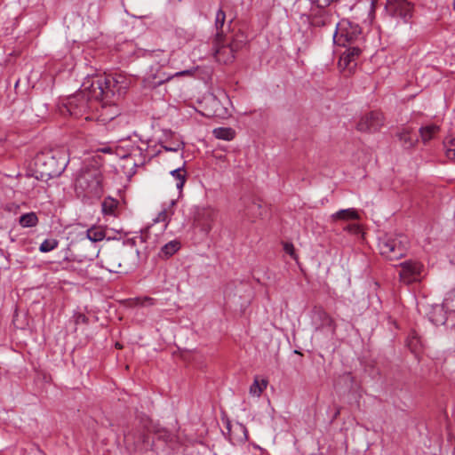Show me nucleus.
I'll use <instances>...</instances> for the list:
<instances>
[{
  "mask_svg": "<svg viewBox=\"0 0 455 455\" xmlns=\"http://www.w3.org/2000/svg\"><path fill=\"white\" fill-rule=\"evenodd\" d=\"M442 305L450 312H455V288L446 293Z\"/></svg>",
  "mask_w": 455,
  "mask_h": 455,
  "instance_id": "obj_29",
  "label": "nucleus"
},
{
  "mask_svg": "<svg viewBox=\"0 0 455 455\" xmlns=\"http://www.w3.org/2000/svg\"><path fill=\"white\" fill-rule=\"evenodd\" d=\"M423 265L415 260H406L401 263L399 273L401 280L405 283H411L419 279Z\"/></svg>",
  "mask_w": 455,
  "mask_h": 455,
  "instance_id": "obj_11",
  "label": "nucleus"
},
{
  "mask_svg": "<svg viewBox=\"0 0 455 455\" xmlns=\"http://www.w3.org/2000/svg\"><path fill=\"white\" fill-rule=\"evenodd\" d=\"M212 105L214 107L212 116L225 117L228 114V109L220 105V100L216 97H212Z\"/></svg>",
  "mask_w": 455,
  "mask_h": 455,
  "instance_id": "obj_31",
  "label": "nucleus"
},
{
  "mask_svg": "<svg viewBox=\"0 0 455 455\" xmlns=\"http://www.w3.org/2000/svg\"><path fill=\"white\" fill-rule=\"evenodd\" d=\"M361 53V49L359 45L356 44H351L347 46V50L342 54L340 58V61H344L345 65L347 66L349 63L354 61Z\"/></svg>",
  "mask_w": 455,
  "mask_h": 455,
  "instance_id": "obj_20",
  "label": "nucleus"
},
{
  "mask_svg": "<svg viewBox=\"0 0 455 455\" xmlns=\"http://www.w3.org/2000/svg\"><path fill=\"white\" fill-rule=\"evenodd\" d=\"M149 423L150 421L148 419H147L146 422H144V427L148 430V431H150L151 430V427L149 426Z\"/></svg>",
  "mask_w": 455,
  "mask_h": 455,
  "instance_id": "obj_40",
  "label": "nucleus"
},
{
  "mask_svg": "<svg viewBox=\"0 0 455 455\" xmlns=\"http://www.w3.org/2000/svg\"><path fill=\"white\" fill-rule=\"evenodd\" d=\"M119 202L112 197H107L101 204L102 213L104 215L116 216Z\"/></svg>",
  "mask_w": 455,
  "mask_h": 455,
  "instance_id": "obj_21",
  "label": "nucleus"
},
{
  "mask_svg": "<svg viewBox=\"0 0 455 455\" xmlns=\"http://www.w3.org/2000/svg\"><path fill=\"white\" fill-rule=\"evenodd\" d=\"M213 134L217 139L232 140L235 137V131L229 127H219L213 130Z\"/></svg>",
  "mask_w": 455,
  "mask_h": 455,
  "instance_id": "obj_25",
  "label": "nucleus"
},
{
  "mask_svg": "<svg viewBox=\"0 0 455 455\" xmlns=\"http://www.w3.org/2000/svg\"><path fill=\"white\" fill-rule=\"evenodd\" d=\"M395 136L401 143L402 148L406 150L414 148L419 141L417 134L411 128L407 126L399 128Z\"/></svg>",
  "mask_w": 455,
  "mask_h": 455,
  "instance_id": "obj_13",
  "label": "nucleus"
},
{
  "mask_svg": "<svg viewBox=\"0 0 455 455\" xmlns=\"http://www.w3.org/2000/svg\"><path fill=\"white\" fill-rule=\"evenodd\" d=\"M226 14L223 10L220 9L216 13L215 18V28H216V38L223 37L224 30L223 27L225 24Z\"/></svg>",
  "mask_w": 455,
  "mask_h": 455,
  "instance_id": "obj_27",
  "label": "nucleus"
},
{
  "mask_svg": "<svg viewBox=\"0 0 455 455\" xmlns=\"http://www.w3.org/2000/svg\"><path fill=\"white\" fill-rule=\"evenodd\" d=\"M385 11L389 17L409 23L413 16L414 5L408 0H387Z\"/></svg>",
  "mask_w": 455,
  "mask_h": 455,
  "instance_id": "obj_6",
  "label": "nucleus"
},
{
  "mask_svg": "<svg viewBox=\"0 0 455 455\" xmlns=\"http://www.w3.org/2000/svg\"><path fill=\"white\" fill-rule=\"evenodd\" d=\"M100 101L91 96V92L84 88V82L81 89L74 95L67 98L60 105V113L63 116H71L75 118L84 117L85 121L94 120L92 111L98 109Z\"/></svg>",
  "mask_w": 455,
  "mask_h": 455,
  "instance_id": "obj_2",
  "label": "nucleus"
},
{
  "mask_svg": "<svg viewBox=\"0 0 455 455\" xmlns=\"http://www.w3.org/2000/svg\"><path fill=\"white\" fill-rule=\"evenodd\" d=\"M45 157L49 162V168L45 170V173L48 176H59L60 175L68 165V159L66 154L61 151H56L51 155H45Z\"/></svg>",
  "mask_w": 455,
  "mask_h": 455,
  "instance_id": "obj_10",
  "label": "nucleus"
},
{
  "mask_svg": "<svg viewBox=\"0 0 455 455\" xmlns=\"http://www.w3.org/2000/svg\"><path fill=\"white\" fill-rule=\"evenodd\" d=\"M267 381L262 379L259 382L257 379H254L253 383L250 387V394L253 396L259 397L264 389L267 388Z\"/></svg>",
  "mask_w": 455,
  "mask_h": 455,
  "instance_id": "obj_28",
  "label": "nucleus"
},
{
  "mask_svg": "<svg viewBox=\"0 0 455 455\" xmlns=\"http://www.w3.org/2000/svg\"><path fill=\"white\" fill-rule=\"evenodd\" d=\"M347 228H349V229H350V228H353V229H355V230H357V229H358V227H357V226H355V225H353V226H348V227H347Z\"/></svg>",
  "mask_w": 455,
  "mask_h": 455,
  "instance_id": "obj_42",
  "label": "nucleus"
},
{
  "mask_svg": "<svg viewBox=\"0 0 455 455\" xmlns=\"http://www.w3.org/2000/svg\"><path fill=\"white\" fill-rule=\"evenodd\" d=\"M242 47V43L236 40L225 44L223 37L215 38L214 57L220 63L228 64L234 60L235 54Z\"/></svg>",
  "mask_w": 455,
  "mask_h": 455,
  "instance_id": "obj_8",
  "label": "nucleus"
},
{
  "mask_svg": "<svg viewBox=\"0 0 455 455\" xmlns=\"http://www.w3.org/2000/svg\"><path fill=\"white\" fill-rule=\"evenodd\" d=\"M101 151L104 152V153L109 152V148H102Z\"/></svg>",
  "mask_w": 455,
  "mask_h": 455,
  "instance_id": "obj_43",
  "label": "nucleus"
},
{
  "mask_svg": "<svg viewBox=\"0 0 455 455\" xmlns=\"http://www.w3.org/2000/svg\"><path fill=\"white\" fill-rule=\"evenodd\" d=\"M19 223L23 228H32L38 223V218L35 212H28L21 215Z\"/></svg>",
  "mask_w": 455,
  "mask_h": 455,
  "instance_id": "obj_26",
  "label": "nucleus"
},
{
  "mask_svg": "<svg viewBox=\"0 0 455 455\" xmlns=\"http://www.w3.org/2000/svg\"><path fill=\"white\" fill-rule=\"evenodd\" d=\"M160 437L164 438L165 442L170 440V435L166 431H164V435H160Z\"/></svg>",
  "mask_w": 455,
  "mask_h": 455,
  "instance_id": "obj_39",
  "label": "nucleus"
},
{
  "mask_svg": "<svg viewBox=\"0 0 455 455\" xmlns=\"http://www.w3.org/2000/svg\"><path fill=\"white\" fill-rule=\"evenodd\" d=\"M155 226L156 225L153 224V225L148 227L146 229L141 231V235L140 237L142 242H145V243L148 242V240L150 239V236L153 233V230L155 228Z\"/></svg>",
  "mask_w": 455,
  "mask_h": 455,
  "instance_id": "obj_34",
  "label": "nucleus"
},
{
  "mask_svg": "<svg viewBox=\"0 0 455 455\" xmlns=\"http://www.w3.org/2000/svg\"><path fill=\"white\" fill-rule=\"evenodd\" d=\"M102 112L97 117L98 122H101L102 124H106L114 120L116 116L120 115L119 108L116 107V103H105L103 102L101 105Z\"/></svg>",
  "mask_w": 455,
  "mask_h": 455,
  "instance_id": "obj_15",
  "label": "nucleus"
},
{
  "mask_svg": "<svg viewBox=\"0 0 455 455\" xmlns=\"http://www.w3.org/2000/svg\"><path fill=\"white\" fill-rule=\"evenodd\" d=\"M76 189L84 192L86 196H98L102 192V174L95 166H86L80 171Z\"/></svg>",
  "mask_w": 455,
  "mask_h": 455,
  "instance_id": "obj_3",
  "label": "nucleus"
},
{
  "mask_svg": "<svg viewBox=\"0 0 455 455\" xmlns=\"http://www.w3.org/2000/svg\"><path fill=\"white\" fill-rule=\"evenodd\" d=\"M362 40V29L360 26L348 20H341L336 24L333 34V41L336 44L347 47L356 44Z\"/></svg>",
  "mask_w": 455,
  "mask_h": 455,
  "instance_id": "obj_5",
  "label": "nucleus"
},
{
  "mask_svg": "<svg viewBox=\"0 0 455 455\" xmlns=\"http://www.w3.org/2000/svg\"><path fill=\"white\" fill-rule=\"evenodd\" d=\"M440 132V126L435 124H427L425 126H421L419 130V133L421 139V141L426 145L431 140H434L436 134Z\"/></svg>",
  "mask_w": 455,
  "mask_h": 455,
  "instance_id": "obj_17",
  "label": "nucleus"
},
{
  "mask_svg": "<svg viewBox=\"0 0 455 455\" xmlns=\"http://www.w3.org/2000/svg\"><path fill=\"white\" fill-rule=\"evenodd\" d=\"M380 254L388 260H395L405 255L408 249V241L403 235L387 234L379 239Z\"/></svg>",
  "mask_w": 455,
  "mask_h": 455,
  "instance_id": "obj_4",
  "label": "nucleus"
},
{
  "mask_svg": "<svg viewBox=\"0 0 455 455\" xmlns=\"http://www.w3.org/2000/svg\"><path fill=\"white\" fill-rule=\"evenodd\" d=\"M44 158H45V160H46V161H44V164H49L48 159H47L45 156H44Z\"/></svg>",
  "mask_w": 455,
  "mask_h": 455,
  "instance_id": "obj_45",
  "label": "nucleus"
},
{
  "mask_svg": "<svg viewBox=\"0 0 455 455\" xmlns=\"http://www.w3.org/2000/svg\"><path fill=\"white\" fill-rule=\"evenodd\" d=\"M88 321V318L84 314H77L76 316H75V323L76 324H79V323H86Z\"/></svg>",
  "mask_w": 455,
  "mask_h": 455,
  "instance_id": "obj_37",
  "label": "nucleus"
},
{
  "mask_svg": "<svg viewBox=\"0 0 455 455\" xmlns=\"http://www.w3.org/2000/svg\"><path fill=\"white\" fill-rule=\"evenodd\" d=\"M180 249V242L172 240L163 245L158 252V257L162 259H167L173 256Z\"/></svg>",
  "mask_w": 455,
  "mask_h": 455,
  "instance_id": "obj_18",
  "label": "nucleus"
},
{
  "mask_svg": "<svg viewBox=\"0 0 455 455\" xmlns=\"http://www.w3.org/2000/svg\"><path fill=\"white\" fill-rule=\"evenodd\" d=\"M453 6H454V10H455V0L453 1Z\"/></svg>",
  "mask_w": 455,
  "mask_h": 455,
  "instance_id": "obj_47",
  "label": "nucleus"
},
{
  "mask_svg": "<svg viewBox=\"0 0 455 455\" xmlns=\"http://www.w3.org/2000/svg\"><path fill=\"white\" fill-rule=\"evenodd\" d=\"M194 225L205 234L212 229L213 223L217 218V212L210 206L196 207L194 212Z\"/></svg>",
  "mask_w": 455,
  "mask_h": 455,
  "instance_id": "obj_9",
  "label": "nucleus"
},
{
  "mask_svg": "<svg viewBox=\"0 0 455 455\" xmlns=\"http://www.w3.org/2000/svg\"><path fill=\"white\" fill-rule=\"evenodd\" d=\"M105 236V231L101 227H92L86 231V237L92 242L102 241Z\"/></svg>",
  "mask_w": 455,
  "mask_h": 455,
  "instance_id": "obj_24",
  "label": "nucleus"
},
{
  "mask_svg": "<svg viewBox=\"0 0 455 455\" xmlns=\"http://www.w3.org/2000/svg\"><path fill=\"white\" fill-rule=\"evenodd\" d=\"M377 1L378 0H371V7H372V9H375Z\"/></svg>",
  "mask_w": 455,
  "mask_h": 455,
  "instance_id": "obj_41",
  "label": "nucleus"
},
{
  "mask_svg": "<svg viewBox=\"0 0 455 455\" xmlns=\"http://www.w3.org/2000/svg\"><path fill=\"white\" fill-rule=\"evenodd\" d=\"M326 7H319L315 5L311 9L310 24L314 27L329 26L333 21V13L325 9Z\"/></svg>",
  "mask_w": 455,
  "mask_h": 455,
  "instance_id": "obj_12",
  "label": "nucleus"
},
{
  "mask_svg": "<svg viewBox=\"0 0 455 455\" xmlns=\"http://www.w3.org/2000/svg\"><path fill=\"white\" fill-rule=\"evenodd\" d=\"M59 245V241L51 238V239H45L39 246V251L41 252H49L56 249Z\"/></svg>",
  "mask_w": 455,
  "mask_h": 455,
  "instance_id": "obj_32",
  "label": "nucleus"
},
{
  "mask_svg": "<svg viewBox=\"0 0 455 455\" xmlns=\"http://www.w3.org/2000/svg\"><path fill=\"white\" fill-rule=\"evenodd\" d=\"M331 219L333 220H358L359 215L357 212L353 208L348 209H342L338 211L337 212L333 213L331 215Z\"/></svg>",
  "mask_w": 455,
  "mask_h": 455,
  "instance_id": "obj_22",
  "label": "nucleus"
},
{
  "mask_svg": "<svg viewBox=\"0 0 455 455\" xmlns=\"http://www.w3.org/2000/svg\"><path fill=\"white\" fill-rule=\"evenodd\" d=\"M447 312L450 311L443 305H435L428 313L429 320L435 325H443L447 321Z\"/></svg>",
  "mask_w": 455,
  "mask_h": 455,
  "instance_id": "obj_16",
  "label": "nucleus"
},
{
  "mask_svg": "<svg viewBox=\"0 0 455 455\" xmlns=\"http://www.w3.org/2000/svg\"><path fill=\"white\" fill-rule=\"evenodd\" d=\"M167 218H168V213L165 210H164L161 212H159L158 216L155 220V222L156 223L165 222Z\"/></svg>",
  "mask_w": 455,
  "mask_h": 455,
  "instance_id": "obj_36",
  "label": "nucleus"
},
{
  "mask_svg": "<svg viewBox=\"0 0 455 455\" xmlns=\"http://www.w3.org/2000/svg\"><path fill=\"white\" fill-rule=\"evenodd\" d=\"M170 174L176 180V188L181 192L187 181V172L184 167H180L170 172Z\"/></svg>",
  "mask_w": 455,
  "mask_h": 455,
  "instance_id": "obj_23",
  "label": "nucleus"
},
{
  "mask_svg": "<svg viewBox=\"0 0 455 455\" xmlns=\"http://www.w3.org/2000/svg\"><path fill=\"white\" fill-rule=\"evenodd\" d=\"M283 251L289 254L292 259H297V254L295 253L294 245L291 243H283Z\"/></svg>",
  "mask_w": 455,
  "mask_h": 455,
  "instance_id": "obj_35",
  "label": "nucleus"
},
{
  "mask_svg": "<svg viewBox=\"0 0 455 455\" xmlns=\"http://www.w3.org/2000/svg\"><path fill=\"white\" fill-rule=\"evenodd\" d=\"M411 339H416V336H415V335H412V336H411Z\"/></svg>",
  "mask_w": 455,
  "mask_h": 455,
  "instance_id": "obj_46",
  "label": "nucleus"
},
{
  "mask_svg": "<svg viewBox=\"0 0 455 455\" xmlns=\"http://www.w3.org/2000/svg\"><path fill=\"white\" fill-rule=\"evenodd\" d=\"M192 73L193 72L190 69H186L183 71L176 72L172 75H166L164 73H158L157 76H153L152 84H154V86L160 85L165 82H168L169 80H171L173 77L183 76H191Z\"/></svg>",
  "mask_w": 455,
  "mask_h": 455,
  "instance_id": "obj_19",
  "label": "nucleus"
},
{
  "mask_svg": "<svg viewBox=\"0 0 455 455\" xmlns=\"http://www.w3.org/2000/svg\"><path fill=\"white\" fill-rule=\"evenodd\" d=\"M313 321L316 328H331L334 331V321L331 316L322 307H315L313 310Z\"/></svg>",
  "mask_w": 455,
  "mask_h": 455,
  "instance_id": "obj_14",
  "label": "nucleus"
},
{
  "mask_svg": "<svg viewBox=\"0 0 455 455\" xmlns=\"http://www.w3.org/2000/svg\"><path fill=\"white\" fill-rule=\"evenodd\" d=\"M129 79L121 74L95 75L84 81V88L91 96L105 103H116L126 93Z\"/></svg>",
  "mask_w": 455,
  "mask_h": 455,
  "instance_id": "obj_1",
  "label": "nucleus"
},
{
  "mask_svg": "<svg viewBox=\"0 0 455 455\" xmlns=\"http://www.w3.org/2000/svg\"><path fill=\"white\" fill-rule=\"evenodd\" d=\"M124 436H125V438H126V439H129V438H130V436H131V434H130V433H128L127 435H124Z\"/></svg>",
  "mask_w": 455,
  "mask_h": 455,
  "instance_id": "obj_44",
  "label": "nucleus"
},
{
  "mask_svg": "<svg viewBox=\"0 0 455 455\" xmlns=\"http://www.w3.org/2000/svg\"><path fill=\"white\" fill-rule=\"evenodd\" d=\"M446 156L449 159L455 161V138L449 141V146L446 149Z\"/></svg>",
  "mask_w": 455,
  "mask_h": 455,
  "instance_id": "obj_33",
  "label": "nucleus"
},
{
  "mask_svg": "<svg viewBox=\"0 0 455 455\" xmlns=\"http://www.w3.org/2000/svg\"><path fill=\"white\" fill-rule=\"evenodd\" d=\"M142 305H145V306H152V305H154V299L149 298V297L144 298Z\"/></svg>",
  "mask_w": 455,
  "mask_h": 455,
  "instance_id": "obj_38",
  "label": "nucleus"
},
{
  "mask_svg": "<svg viewBox=\"0 0 455 455\" xmlns=\"http://www.w3.org/2000/svg\"><path fill=\"white\" fill-rule=\"evenodd\" d=\"M385 124L382 112L373 110L362 115L356 123V130L361 132L375 133L381 130Z\"/></svg>",
  "mask_w": 455,
  "mask_h": 455,
  "instance_id": "obj_7",
  "label": "nucleus"
},
{
  "mask_svg": "<svg viewBox=\"0 0 455 455\" xmlns=\"http://www.w3.org/2000/svg\"><path fill=\"white\" fill-rule=\"evenodd\" d=\"M162 148L168 152H177L180 149H183L184 143L180 140H175L174 141L170 142L169 144L166 141H161Z\"/></svg>",
  "mask_w": 455,
  "mask_h": 455,
  "instance_id": "obj_30",
  "label": "nucleus"
}]
</instances>
